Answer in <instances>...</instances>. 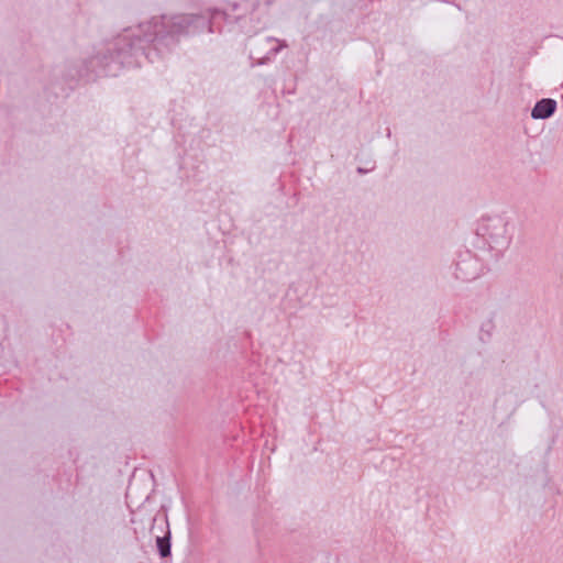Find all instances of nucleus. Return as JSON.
<instances>
[{
    "instance_id": "2",
    "label": "nucleus",
    "mask_w": 563,
    "mask_h": 563,
    "mask_svg": "<svg viewBox=\"0 0 563 563\" xmlns=\"http://www.w3.org/2000/svg\"><path fill=\"white\" fill-rule=\"evenodd\" d=\"M157 548H158L159 554L163 558L169 555L170 544H169V540L167 538H157Z\"/></svg>"
},
{
    "instance_id": "1",
    "label": "nucleus",
    "mask_w": 563,
    "mask_h": 563,
    "mask_svg": "<svg viewBox=\"0 0 563 563\" xmlns=\"http://www.w3.org/2000/svg\"><path fill=\"white\" fill-rule=\"evenodd\" d=\"M556 102L554 100L542 99L534 106L531 114L534 119H545L554 112Z\"/></svg>"
}]
</instances>
